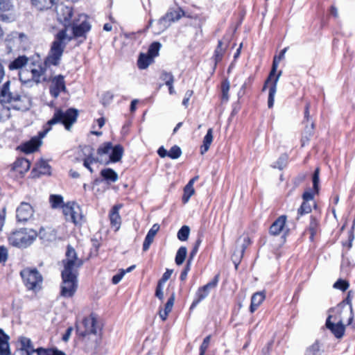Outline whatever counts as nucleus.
<instances>
[{"label":"nucleus","instance_id":"9","mask_svg":"<svg viewBox=\"0 0 355 355\" xmlns=\"http://www.w3.org/2000/svg\"><path fill=\"white\" fill-rule=\"evenodd\" d=\"M62 212L67 220H70L76 225L84 222V217L80 206L75 202H67L62 207Z\"/></svg>","mask_w":355,"mask_h":355},{"label":"nucleus","instance_id":"27","mask_svg":"<svg viewBox=\"0 0 355 355\" xmlns=\"http://www.w3.org/2000/svg\"><path fill=\"white\" fill-rule=\"evenodd\" d=\"M266 296L263 292H257L253 294L251 298L250 311L254 313L263 302Z\"/></svg>","mask_w":355,"mask_h":355},{"label":"nucleus","instance_id":"31","mask_svg":"<svg viewBox=\"0 0 355 355\" xmlns=\"http://www.w3.org/2000/svg\"><path fill=\"white\" fill-rule=\"evenodd\" d=\"M315 206V202L303 201L302 204L297 209L296 220H299L302 215L310 213L312 210V207Z\"/></svg>","mask_w":355,"mask_h":355},{"label":"nucleus","instance_id":"48","mask_svg":"<svg viewBox=\"0 0 355 355\" xmlns=\"http://www.w3.org/2000/svg\"><path fill=\"white\" fill-rule=\"evenodd\" d=\"M63 198L60 195H51L50 196V202L53 208H57L62 203Z\"/></svg>","mask_w":355,"mask_h":355},{"label":"nucleus","instance_id":"11","mask_svg":"<svg viewBox=\"0 0 355 355\" xmlns=\"http://www.w3.org/2000/svg\"><path fill=\"white\" fill-rule=\"evenodd\" d=\"M50 129V128H48L40 132L37 136H35L28 141L24 143V153L29 154L37 151L42 144V139L46 136Z\"/></svg>","mask_w":355,"mask_h":355},{"label":"nucleus","instance_id":"62","mask_svg":"<svg viewBox=\"0 0 355 355\" xmlns=\"http://www.w3.org/2000/svg\"><path fill=\"white\" fill-rule=\"evenodd\" d=\"M173 273V270L166 269V272L163 274L162 278L158 282L164 284V283L171 277Z\"/></svg>","mask_w":355,"mask_h":355},{"label":"nucleus","instance_id":"33","mask_svg":"<svg viewBox=\"0 0 355 355\" xmlns=\"http://www.w3.org/2000/svg\"><path fill=\"white\" fill-rule=\"evenodd\" d=\"M101 176L108 182H115L118 180V174L112 168H107L101 171Z\"/></svg>","mask_w":355,"mask_h":355},{"label":"nucleus","instance_id":"29","mask_svg":"<svg viewBox=\"0 0 355 355\" xmlns=\"http://www.w3.org/2000/svg\"><path fill=\"white\" fill-rule=\"evenodd\" d=\"M304 124L305 128L302 133V137L301 139L302 146H304L306 143H308L310 138L313 135L315 128V124L313 121Z\"/></svg>","mask_w":355,"mask_h":355},{"label":"nucleus","instance_id":"47","mask_svg":"<svg viewBox=\"0 0 355 355\" xmlns=\"http://www.w3.org/2000/svg\"><path fill=\"white\" fill-rule=\"evenodd\" d=\"M181 155L182 150L178 146H173L168 152V156L173 159L179 158L181 156Z\"/></svg>","mask_w":355,"mask_h":355},{"label":"nucleus","instance_id":"3","mask_svg":"<svg viewBox=\"0 0 355 355\" xmlns=\"http://www.w3.org/2000/svg\"><path fill=\"white\" fill-rule=\"evenodd\" d=\"M10 81L3 85L0 92V120L10 110H19L21 107V96L10 92Z\"/></svg>","mask_w":355,"mask_h":355},{"label":"nucleus","instance_id":"43","mask_svg":"<svg viewBox=\"0 0 355 355\" xmlns=\"http://www.w3.org/2000/svg\"><path fill=\"white\" fill-rule=\"evenodd\" d=\"M304 355H321L320 347L318 342L314 343L309 347Z\"/></svg>","mask_w":355,"mask_h":355},{"label":"nucleus","instance_id":"63","mask_svg":"<svg viewBox=\"0 0 355 355\" xmlns=\"http://www.w3.org/2000/svg\"><path fill=\"white\" fill-rule=\"evenodd\" d=\"M124 272L123 269H121L119 273L113 276L112 279V282L113 284H117L123 277Z\"/></svg>","mask_w":355,"mask_h":355},{"label":"nucleus","instance_id":"52","mask_svg":"<svg viewBox=\"0 0 355 355\" xmlns=\"http://www.w3.org/2000/svg\"><path fill=\"white\" fill-rule=\"evenodd\" d=\"M22 67V56L19 55L17 59L10 62L9 69L10 70L19 69Z\"/></svg>","mask_w":355,"mask_h":355},{"label":"nucleus","instance_id":"64","mask_svg":"<svg viewBox=\"0 0 355 355\" xmlns=\"http://www.w3.org/2000/svg\"><path fill=\"white\" fill-rule=\"evenodd\" d=\"M191 260H188L187 263V266H185L184 269L182 271L180 275V279L182 281H184L187 276L188 272L190 270V266H191Z\"/></svg>","mask_w":355,"mask_h":355},{"label":"nucleus","instance_id":"42","mask_svg":"<svg viewBox=\"0 0 355 355\" xmlns=\"http://www.w3.org/2000/svg\"><path fill=\"white\" fill-rule=\"evenodd\" d=\"M224 44L223 41H219L218 44L215 50V60L216 62H218L222 59L223 53L227 47V44L223 46Z\"/></svg>","mask_w":355,"mask_h":355},{"label":"nucleus","instance_id":"23","mask_svg":"<svg viewBox=\"0 0 355 355\" xmlns=\"http://www.w3.org/2000/svg\"><path fill=\"white\" fill-rule=\"evenodd\" d=\"M286 217L285 216H279L270 226V233L272 235H278L282 231L286 224Z\"/></svg>","mask_w":355,"mask_h":355},{"label":"nucleus","instance_id":"10","mask_svg":"<svg viewBox=\"0 0 355 355\" xmlns=\"http://www.w3.org/2000/svg\"><path fill=\"white\" fill-rule=\"evenodd\" d=\"M326 327L337 338H341L345 334V327L343 320L341 318L338 320L336 316L329 315L326 321Z\"/></svg>","mask_w":355,"mask_h":355},{"label":"nucleus","instance_id":"54","mask_svg":"<svg viewBox=\"0 0 355 355\" xmlns=\"http://www.w3.org/2000/svg\"><path fill=\"white\" fill-rule=\"evenodd\" d=\"M97 160L94 158L92 155L90 154L89 155H88L87 157H86L85 159H84V162H83V165L85 167H86L91 173H93V169L90 166V164L94 163V162H96Z\"/></svg>","mask_w":355,"mask_h":355},{"label":"nucleus","instance_id":"12","mask_svg":"<svg viewBox=\"0 0 355 355\" xmlns=\"http://www.w3.org/2000/svg\"><path fill=\"white\" fill-rule=\"evenodd\" d=\"M218 282V276L216 275L213 280L206 285L198 288L196 294V299L193 300L191 309L195 308L202 300L205 299L209 293V290L216 286Z\"/></svg>","mask_w":355,"mask_h":355},{"label":"nucleus","instance_id":"30","mask_svg":"<svg viewBox=\"0 0 355 355\" xmlns=\"http://www.w3.org/2000/svg\"><path fill=\"white\" fill-rule=\"evenodd\" d=\"M112 153L110 156V161L107 162L106 164L111 162H117L121 160L123 154V148L121 145H116L112 146L111 149Z\"/></svg>","mask_w":355,"mask_h":355},{"label":"nucleus","instance_id":"14","mask_svg":"<svg viewBox=\"0 0 355 355\" xmlns=\"http://www.w3.org/2000/svg\"><path fill=\"white\" fill-rule=\"evenodd\" d=\"M0 19L6 22L15 19L13 6L9 0H0Z\"/></svg>","mask_w":355,"mask_h":355},{"label":"nucleus","instance_id":"5","mask_svg":"<svg viewBox=\"0 0 355 355\" xmlns=\"http://www.w3.org/2000/svg\"><path fill=\"white\" fill-rule=\"evenodd\" d=\"M62 263L64 267L62 272L78 274V269L83 266V261L78 257L75 249L71 245H68L65 258Z\"/></svg>","mask_w":355,"mask_h":355},{"label":"nucleus","instance_id":"16","mask_svg":"<svg viewBox=\"0 0 355 355\" xmlns=\"http://www.w3.org/2000/svg\"><path fill=\"white\" fill-rule=\"evenodd\" d=\"M121 204L115 205L110 210L109 217L110 224L112 228H114L115 231L119 230L121 224V218L119 215V210L122 207Z\"/></svg>","mask_w":355,"mask_h":355},{"label":"nucleus","instance_id":"55","mask_svg":"<svg viewBox=\"0 0 355 355\" xmlns=\"http://www.w3.org/2000/svg\"><path fill=\"white\" fill-rule=\"evenodd\" d=\"M8 249L4 245L0 246V263H4L8 259Z\"/></svg>","mask_w":355,"mask_h":355},{"label":"nucleus","instance_id":"38","mask_svg":"<svg viewBox=\"0 0 355 355\" xmlns=\"http://www.w3.org/2000/svg\"><path fill=\"white\" fill-rule=\"evenodd\" d=\"M187 254V248L184 246L180 247L178 249V250L176 253V255H175V263L178 266L182 265L185 260Z\"/></svg>","mask_w":355,"mask_h":355},{"label":"nucleus","instance_id":"8","mask_svg":"<svg viewBox=\"0 0 355 355\" xmlns=\"http://www.w3.org/2000/svg\"><path fill=\"white\" fill-rule=\"evenodd\" d=\"M278 67V62L277 60V57L274 58L272 66L271 71L269 73L268 78L266 80V84H268L269 82L272 81V85L270 87L269 89V94H268V106L269 108H271L273 107L274 102H275V96L277 92V83L279 80V78L282 75V71H279L277 75H275L277 69Z\"/></svg>","mask_w":355,"mask_h":355},{"label":"nucleus","instance_id":"59","mask_svg":"<svg viewBox=\"0 0 355 355\" xmlns=\"http://www.w3.org/2000/svg\"><path fill=\"white\" fill-rule=\"evenodd\" d=\"M201 242H202V240H201L200 238H198L197 239V241H196V243H195V245H194V246H193V249H192V250H191V252H190V254H189V260H191V261H192L193 257L196 256Z\"/></svg>","mask_w":355,"mask_h":355},{"label":"nucleus","instance_id":"40","mask_svg":"<svg viewBox=\"0 0 355 355\" xmlns=\"http://www.w3.org/2000/svg\"><path fill=\"white\" fill-rule=\"evenodd\" d=\"M195 190L193 186L187 184L184 189V195L182 196V202L185 204L189 202L190 198L194 194Z\"/></svg>","mask_w":355,"mask_h":355},{"label":"nucleus","instance_id":"58","mask_svg":"<svg viewBox=\"0 0 355 355\" xmlns=\"http://www.w3.org/2000/svg\"><path fill=\"white\" fill-rule=\"evenodd\" d=\"M164 284L159 282L157 283V286L155 291V296L162 302L164 300Z\"/></svg>","mask_w":355,"mask_h":355},{"label":"nucleus","instance_id":"50","mask_svg":"<svg viewBox=\"0 0 355 355\" xmlns=\"http://www.w3.org/2000/svg\"><path fill=\"white\" fill-rule=\"evenodd\" d=\"M160 78L164 81L166 85L173 84L174 77L171 73L164 71L162 73Z\"/></svg>","mask_w":355,"mask_h":355},{"label":"nucleus","instance_id":"25","mask_svg":"<svg viewBox=\"0 0 355 355\" xmlns=\"http://www.w3.org/2000/svg\"><path fill=\"white\" fill-rule=\"evenodd\" d=\"M38 236L44 241H53L56 238V231L51 227L41 228Z\"/></svg>","mask_w":355,"mask_h":355},{"label":"nucleus","instance_id":"61","mask_svg":"<svg viewBox=\"0 0 355 355\" xmlns=\"http://www.w3.org/2000/svg\"><path fill=\"white\" fill-rule=\"evenodd\" d=\"M309 108H310V103H306V105L305 106L304 119L303 121L304 123H309L311 121H312L311 116H310V114H309Z\"/></svg>","mask_w":355,"mask_h":355},{"label":"nucleus","instance_id":"26","mask_svg":"<svg viewBox=\"0 0 355 355\" xmlns=\"http://www.w3.org/2000/svg\"><path fill=\"white\" fill-rule=\"evenodd\" d=\"M38 236V233L33 229H24V248L30 246Z\"/></svg>","mask_w":355,"mask_h":355},{"label":"nucleus","instance_id":"53","mask_svg":"<svg viewBox=\"0 0 355 355\" xmlns=\"http://www.w3.org/2000/svg\"><path fill=\"white\" fill-rule=\"evenodd\" d=\"M55 348L37 347V355H55Z\"/></svg>","mask_w":355,"mask_h":355},{"label":"nucleus","instance_id":"45","mask_svg":"<svg viewBox=\"0 0 355 355\" xmlns=\"http://www.w3.org/2000/svg\"><path fill=\"white\" fill-rule=\"evenodd\" d=\"M161 47V44L157 42H155L150 46L148 51V54L150 56H152V58L153 59L155 57L158 55L159 51Z\"/></svg>","mask_w":355,"mask_h":355},{"label":"nucleus","instance_id":"34","mask_svg":"<svg viewBox=\"0 0 355 355\" xmlns=\"http://www.w3.org/2000/svg\"><path fill=\"white\" fill-rule=\"evenodd\" d=\"M184 15V12L182 9L178 8L176 10H170L164 17L171 24V22L178 21Z\"/></svg>","mask_w":355,"mask_h":355},{"label":"nucleus","instance_id":"15","mask_svg":"<svg viewBox=\"0 0 355 355\" xmlns=\"http://www.w3.org/2000/svg\"><path fill=\"white\" fill-rule=\"evenodd\" d=\"M50 81H51L50 94L52 96L57 98L60 95V92H65L66 86L64 76L61 75L55 76Z\"/></svg>","mask_w":355,"mask_h":355},{"label":"nucleus","instance_id":"44","mask_svg":"<svg viewBox=\"0 0 355 355\" xmlns=\"http://www.w3.org/2000/svg\"><path fill=\"white\" fill-rule=\"evenodd\" d=\"M190 229L188 226H182L178 232V238L182 241H185L188 239L189 236Z\"/></svg>","mask_w":355,"mask_h":355},{"label":"nucleus","instance_id":"4","mask_svg":"<svg viewBox=\"0 0 355 355\" xmlns=\"http://www.w3.org/2000/svg\"><path fill=\"white\" fill-rule=\"evenodd\" d=\"M42 282L43 277L36 268L24 270V284L31 293V297L35 296L42 289Z\"/></svg>","mask_w":355,"mask_h":355},{"label":"nucleus","instance_id":"1","mask_svg":"<svg viewBox=\"0 0 355 355\" xmlns=\"http://www.w3.org/2000/svg\"><path fill=\"white\" fill-rule=\"evenodd\" d=\"M53 43H52L50 52L45 61L30 62L29 59L24 55V76H28L31 73L35 84L41 82H49L53 77V71L52 66L58 65L63 53L60 55L54 54Z\"/></svg>","mask_w":355,"mask_h":355},{"label":"nucleus","instance_id":"32","mask_svg":"<svg viewBox=\"0 0 355 355\" xmlns=\"http://www.w3.org/2000/svg\"><path fill=\"white\" fill-rule=\"evenodd\" d=\"M212 141L213 130L212 128H209L208 129L207 132L203 139L202 145L200 147V153L202 155L205 154L209 150Z\"/></svg>","mask_w":355,"mask_h":355},{"label":"nucleus","instance_id":"60","mask_svg":"<svg viewBox=\"0 0 355 355\" xmlns=\"http://www.w3.org/2000/svg\"><path fill=\"white\" fill-rule=\"evenodd\" d=\"M286 165V157H281L275 163L273 167L279 168V170H282Z\"/></svg>","mask_w":355,"mask_h":355},{"label":"nucleus","instance_id":"36","mask_svg":"<svg viewBox=\"0 0 355 355\" xmlns=\"http://www.w3.org/2000/svg\"><path fill=\"white\" fill-rule=\"evenodd\" d=\"M55 0H32L33 4L39 10L50 8Z\"/></svg>","mask_w":355,"mask_h":355},{"label":"nucleus","instance_id":"56","mask_svg":"<svg viewBox=\"0 0 355 355\" xmlns=\"http://www.w3.org/2000/svg\"><path fill=\"white\" fill-rule=\"evenodd\" d=\"M349 284L347 282L342 279L338 280L334 284V287L341 291H346L349 287Z\"/></svg>","mask_w":355,"mask_h":355},{"label":"nucleus","instance_id":"19","mask_svg":"<svg viewBox=\"0 0 355 355\" xmlns=\"http://www.w3.org/2000/svg\"><path fill=\"white\" fill-rule=\"evenodd\" d=\"M50 174V166L46 161L42 159L37 163V167L34 168L31 171V175L33 178L39 177L40 175Z\"/></svg>","mask_w":355,"mask_h":355},{"label":"nucleus","instance_id":"46","mask_svg":"<svg viewBox=\"0 0 355 355\" xmlns=\"http://www.w3.org/2000/svg\"><path fill=\"white\" fill-rule=\"evenodd\" d=\"M230 82L228 80H225L223 82L221 85V91H222V100L223 101H227L229 99V90H230Z\"/></svg>","mask_w":355,"mask_h":355},{"label":"nucleus","instance_id":"13","mask_svg":"<svg viewBox=\"0 0 355 355\" xmlns=\"http://www.w3.org/2000/svg\"><path fill=\"white\" fill-rule=\"evenodd\" d=\"M56 12L58 21L64 24V28L67 26H71L73 15L72 8L60 4L57 7Z\"/></svg>","mask_w":355,"mask_h":355},{"label":"nucleus","instance_id":"17","mask_svg":"<svg viewBox=\"0 0 355 355\" xmlns=\"http://www.w3.org/2000/svg\"><path fill=\"white\" fill-rule=\"evenodd\" d=\"M83 325L85 328L84 331H81L78 327L76 326V333L79 336L85 337L89 334H96V330L95 328L96 320L93 317L85 318L83 321Z\"/></svg>","mask_w":355,"mask_h":355},{"label":"nucleus","instance_id":"49","mask_svg":"<svg viewBox=\"0 0 355 355\" xmlns=\"http://www.w3.org/2000/svg\"><path fill=\"white\" fill-rule=\"evenodd\" d=\"M112 148V145L110 142H107L103 144L101 146H100L98 149V154L100 155L108 154L111 149Z\"/></svg>","mask_w":355,"mask_h":355},{"label":"nucleus","instance_id":"57","mask_svg":"<svg viewBox=\"0 0 355 355\" xmlns=\"http://www.w3.org/2000/svg\"><path fill=\"white\" fill-rule=\"evenodd\" d=\"M24 350H32L37 352V348L35 347L31 339L24 338Z\"/></svg>","mask_w":355,"mask_h":355},{"label":"nucleus","instance_id":"22","mask_svg":"<svg viewBox=\"0 0 355 355\" xmlns=\"http://www.w3.org/2000/svg\"><path fill=\"white\" fill-rule=\"evenodd\" d=\"M159 230V225L157 223L154 224L150 230L148 231L146 236L145 240L143 243V250L146 251L149 249L150 245L154 240V237Z\"/></svg>","mask_w":355,"mask_h":355},{"label":"nucleus","instance_id":"2","mask_svg":"<svg viewBox=\"0 0 355 355\" xmlns=\"http://www.w3.org/2000/svg\"><path fill=\"white\" fill-rule=\"evenodd\" d=\"M85 15H79L78 19H73L71 26H67L60 30L55 35L53 52L60 55L63 53L66 45L73 39L78 37L86 38V33L91 29L90 24L85 20Z\"/></svg>","mask_w":355,"mask_h":355},{"label":"nucleus","instance_id":"20","mask_svg":"<svg viewBox=\"0 0 355 355\" xmlns=\"http://www.w3.org/2000/svg\"><path fill=\"white\" fill-rule=\"evenodd\" d=\"M250 241L249 237H248V236L244 237L243 243H242L241 246L239 249H236L234 252V253L232 256V259L234 263L235 264L236 268H237L238 264L240 262V260L243 255L245 248L250 245Z\"/></svg>","mask_w":355,"mask_h":355},{"label":"nucleus","instance_id":"35","mask_svg":"<svg viewBox=\"0 0 355 355\" xmlns=\"http://www.w3.org/2000/svg\"><path fill=\"white\" fill-rule=\"evenodd\" d=\"M153 62L152 56H150L148 54L141 53L137 61V66L140 69H145Z\"/></svg>","mask_w":355,"mask_h":355},{"label":"nucleus","instance_id":"21","mask_svg":"<svg viewBox=\"0 0 355 355\" xmlns=\"http://www.w3.org/2000/svg\"><path fill=\"white\" fill-rule=\"evenodd\" d=\"M10 337L0 328V355H10Z\"/></svg>","mask_w":355,"mask_h":355},{"label":"nucleus","instance_id":"28","mask_svg":"<svg viewBox=\"0 0 355 355\" xmlns=\"http://www.w3.org/2000/svg\"><path fill=\"white\" fill-rule=\"evenodd\" d=\"M175 293L173 292L171 294V297L168 298L167 302L166 303L164 310L161 309L159 311V315L164 321L166 320L168 313L172 310L175 302Z\"/></svg>","mask_w":355,"mask_h":355},{"label":"nucleus","instance_id":"7","mask_svg":"<svg viewBox=\"0 0 355 355\" xmlns=\"http://www.w3.org/2000/svg\"><path fill=\"white\" fill-rule=\"evenodd\" d=\"M78 275L74 273L61 272L62 285L61 296L64 297H71L74 295L78 288Z\"/></svg>","mask_w":355,"mask_h":355},{"label":"nucleus","instance_id":"6","mask_svg":"<svg viewBox=\"0 0 355 355\" xmlns=\"http://www.w3.org/2000/svg\"><path fill=\"white\" fill-rule=\"evenodd\" d=\"M78 117V110L76 109H69L66 112L58 110L55 112L53 117L49 121V125H54L58 122H62L66 129L69 130L71 125L76 121Z\"/></svg>","mask_w":355,"mask_h":355},{"label":"nucleus","instance_id":"37","mask_svg":"<svg viewBox=\"0 0 355 355\" xmlns=\"http://www.w3.org/2000/svg\"><path fill=\"white\" fill-rule=\"evenodd\" d=\"M319 223L317 219L314 217L311 218L310 223L308 227V231L310 233V240L313 241L314 236L318 230Z\"/></svg>","mask_w":355,"mask_h":355},{"label":"nucleus","instance_id":"41","mask_svg":"<svg viewBox=\"0 0 355 355\" xmlns=\"http://www.w3.org/2000/svg\"><path fill=\"white\" fill-rule=\"evenodd\" d=\"M34 212V209L30 204L24 202V221L31 219Z\"/></svg>","mask_w":355,"mask_h":355},{"label":"nucleus","instance_id":"51","mask_svg":"<svg viewBox=\"0 0 355 355\" xmlns=\"http://www.w3.org/2000/svg\"><path fill=\"white\" fill-rule=\"evenodd\" d=\"M319 175L320 169L317 168L313 175V187L316 193H318L319 190Z\"/></svg>","mask_w":355,"mask_h":355},{"label":"nucleus","instance_id":"18","mask_svg":"<svg viewBox=\"0 0 355 355\" xmlns=\"http://www.w3.org/2000/svg\"><path fill=\"white\" fill-rule=\"evenodd\" d=\"M9 175L15 179L22 178V158L17 157L10 166Z\"/></svg>","mask_w":355,"mask_h":355},{"label":"nucleus","instance_id":"24","mask_svg":"<svg viewBox=\"0 0 355 355\" xmlns=\"http://www.w3.org/2000/svg\"><path fill=\"white\" fill-rule=\"evenodd\" d=\"M8 242L10 245L20 248L22 245V231L17 230L12 232L8 236Z\"/></svg>","mask_w":355,"mask_h":355},{"label":"nucleus","instance_id":"39","mask_svg":"<svg viewBox=\"0 0 355 355\" xmlns=\"http://www.w3.org/2000/svg\"><path fill=\"white\" fill-rule=\"evenodd\" d=\"M170 25V23L164 16L157 22L155 25V33L157 34H159L162 32L164 31Z\"/></svg>","mask_w":355,"mask_h":355}]
</instances>
